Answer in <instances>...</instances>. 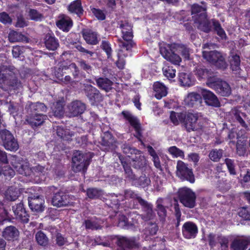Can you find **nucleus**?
<instances>
[{
  "instance_id": "nucleus-43",
  "label": "nucleus",
  "mask_w": 250,
  "mask_h": 250,
  "mask_svg": "<svg viewBox=\"0 0 250 250\" xmlns=\"http://www.w3.org/2000/svg\"><path fill=\"white\" fill-rule=\"evenodd\" d=\"M36 240L39 245L43 247H47L49 244V240L46 235L42 230L37 232L35 235Z\"/></svg>"
},
{
  "instance_id": "nucleus-15",
  "label": "nucleus",
  "mask_w": 250,
  "mask_h": 250,
  "mask_svg": "<svg viewBox=\"0 0 250 250\" xmlns=\"http://www.w3.org/2000/svg\"><path fill=\"white\" fill-rule=\"evenodd\" d=\"M16 219L23 224L28 223L29 215L26 210L22 203H20L12 207Z\"/></svg>"
},
{
  "instance_id": "nucleus-14",
  "label": "nucleus",
  "mask_w": 250,
  "mask_h": 250,
  "mask_svg": "<svg viewBox=\"0 0 250 250\" xmlns=\"http://www.w3.org/2000/svg\"><path fill=\"white\" fill-rule=\"evenodd\" d=\"M69 195L59 190L54 194L52 198V204L57 208L67 207L70 205Z\"/></svg>"
},
{
  "instance_id": "nucleus-62",
  "label": "nucleus",
  "mask_w": 250,
  "mask_h": 250,
  "mask_svg": "<svg viewBox=\"0 0 250 250\" xmlns=\"http://www.w3.org/2000/svg\"><path fill=\"white\" fill-rule=\"evenodd\" d=\"M8 39L11 42H20L22 40L21 34L18 32L12 31L9 34Z\"/></svg>"
},
{
  "instance_id": "nucleus-48",
  "label": "nucleus",
  "mask_w": 250,
  "mask_h": 250,
  "mask_svg": "<svg viewBox=\"0 0 250 250\" xmlns=\"http://www.w3.org/2000/svg\"><path fill=\"white\" fill-rule=\"evenodd\" d=\"M146 159L144 156L140 155L139 156H136L132 159L133 167L135 168L140 169L143 168L146 165Z\"/></svg>"
},
{
  "instance_id": "nucleus-28",
  "label": "nucleus",
  "mask_w": 250,
  "mask_h": 250,
  "mask_svg": "<svg viewBox=\"0 0 250 250\" xmlns=\"http://www.w3.org/2000/svg\"><path fill=\"white\" fill-rule=\"evenodd\" d=\"M124 200L123 195H117L114 193L110 194L106 196L105 198V204L111 208H118L120 205V202Z\"/></svg>"
},
{
  "instance_id": "nucleus-63",
  "label": "nucleus",
  "mask_w": 250,
  "mask_h": 250,
  "mask_svg": "<svg viewBox=\"0 0 250 250\" xmlns=\"http://www.w3.org/2000/svg\"><path fill=\"white\" fill-rule=\"evenodd\" d=\"M225 162L229 173L231 175H235L236 172L235 169L234 161L229 158H226Z\"/></svg>"
},
{
  "instance_id": "nucleus-25",
  "label": "nucleus",
  "mask_w": 250,
  "mask_h": 250,
  "mask_svg": "<svg viewBox=\"0 0 250 250\" xmlns=\"http://www.w3.org/2000/svg\"><path fill=\"white\" fill-rule=\"evenodd\" d=\"M247 135L246 130L244 129L238 130V129L233 128L229 130L228 134V138L230 140L229 143L230 147L235 146V140L237 141L241 139V138Z\"/></svg>"
},
{
  "instance_id": "nucleus-1",
  "label": "nucleus",
  "mask_w": 250,
  "mask_h": 250,
  "mask_svg": "<svg viewBox=\"0 0 250 250\" xmlns=\"http://www.w3.org/2000/svg\"><path fill=\"white\" fill-rule=\"evenodd\" d=\"M80 70L75 62L68 64L60 62L53 68L52 74L59 81L64 84L73 82V79L80 78Z\"/></svg>"
},
{
  "instance_id": "nucleus-23",
  "label": "nucleus",
  "mask_w": 250,
  "mask_h": 250,
  "mask_svg": "<svg viewBox=\"0 0 250 250\" xmlns=\"http://www.w3.org/2000/svg\"><path fill=\"white\" fill-rule=\"evenodd\" d=\"M139 204L142 207L143 213L141 215V218L145 221L153 219L154 213L153 211V206L144 199H140Z\"/></svg>"
},
{
  "instance_id": "nucleus-44",
  "label": "nucleus",
  "mask_w": 250,
  "mask_h": 250,
  "mask_svg": "<svg viewBox=\"0 0 250 250\" xmlns=\"http://www.w3.org/2000/svg\"><path fill=\"white\" fill-rule=\"evenodd\" d=\"M21 159L16 155H13L11 157L10 163L16 170L22 174L23 171V165Z\"/></svg>"
},
{
  "instance_id": "nucleus-55",
  "label": "nucleus",
  "mask_w": 250,
  "mask_h": 250,
  "mask_svg": "<svg viewBox=\"0 0 250 250\" xmlns=\"http://www.w3.org/2000/svg\"><path fill=\"white\" fill-rule=\"evenodd\" d=\"M28 15L31 20L35 21H41L43 18L42 14L35 9H30Z\"/></svg>"
},
{
  "instance_id": "nucleus-11",
  "label": "nucleus",
  "mask_w": 250,
  "mask_h": 250,
  "mask_svg": "<svg viewBox=\"0 0 250 250\" xmlns=\"http://www.w3.org/2000/svg\"><path fill=\"white\" fill-rule=\"evenodd\" d=\"M124 118L128 121L130 125L134 128L135 134L134 137L136 138L139 141H142V128L141 124L138 118L133 115L128 111H123L121 113Z\"/></svg>"
},
{
  "instance_id": "nucleus-50",
  "label": "nucleus",
  "mask_w": 250,
  "mask_h": 250,
  "mask_svg": "<svg viewBox=\"0 0 250 250\" xmlns=\"http://www.w3.org/2000/svg\"><path fill=\"white\" fill-rule=\"evenodd\" d=\"M230 65L233 71H237L240 69V58L237 54L233 55L229 60Z\"/></svg>"
},
{
  "instance_id": "nucleus-16",
  "label": "nucleus",
  "mask_w": 250,
  "mask_h": 250,
  "mask_svg": "<svg viewBox=\"0 0 250 250\" xmlns=\"http://www.w3.org/2000/svg\"><path fill=\"white\" fill-rule=\"evenodd\" d=\"M28 205L33 211L41 212L44 210V200L40 195H33L28 197Z\"/></svg>"
},
{
  "instance_id": "nucleus-13",
  "label": "nucleus",
  "mask_w": 250,
  "mask_h": 250,
  "mask_svg": "<svg viewBox=\"0 0 250 250\" xmlns=\"http://www.w3.org/2000/svg\"><path fill=\"white\" fill-rule=\"evenodd\" d=\"M116 244L118 247L117 250H126V248L133 249L139 247V244L135 238H127L125 236H115Z\"/></svg>"
},
{
  "instance_id": "nucleus-46",
  "label": "nucleus",
  "mask_w": 250,
  "mask_h": 250,
  "mask_svg": "<svg viewBox=\"0 0 250 250\" xmlns=\"http://www.w3.org/2000/svg\"><path fill=\"white\" fill-rule=\"evenodd\" d=\"M134 183L137 186H140L142 188H146L147 187L150 183V179L148 177H147L145 174H143L140 176L138 178H136L135 176Z\"/></svg>"
},
{
  "instance_id": "nucleus-42",
  "label": "nucleus",
  "mask_w": 250,
  "mask_h": 250,
  "mask_svg": "<svg viewBox=\"0 0 250 250\" xmlns=\"http://www.w3.org/2000/svg\"><path fill=\"white\" fill-rule=\"evenodd\" d=\"M118 227L124 229H128L135 226L134 223L128 222L127 218L125 215L121 214L118 217Z\"/></svg>"
},
{
  "instance_id": "nucleus-29",
  "label": "nucleus",
  "mask_w": 250,
  "mask_h": 250,
  "mask_svg": "<svg viewBox=\"0 0 250 250\" xmlns=\"http://www.w3.org/2000/svg\"><path fill=\"white\" fill-rule=\"evenodd\" d=\"M195 74L199 80L206 79L207 85L209 79L216 76L211 70H209L204 67L196 68L195 71Z\"/></svg>"
},
{
  "instance_id": "nucleus-56",
  "label": "nucleus",
  "mask_w": 250,
  "mask_h": 250,
  "mask_svg": "<svg viewBox=\"0 0 250 250\" xmlns=\"http://www.w3.org/2000/svg\"><path fill=\"white\" fill-rule=\"evenodd\" d=\"M233 114L235 119L237 121V122H238V123H239L240 125L244 128L247 129L248 126L241 116V115L245 116V114L239 111L238 110H236L234 111Z\"/></svg>"
},
{
  "instance_id": "nucleus-21",
  "label": "nucleus",
  "mask_w": 250,
  "mask_h": 250,
  "mask_svg": "<svg viewBox=\"0 0 250 250\" xmlns=\"http://www.w3.org/2000/svg\"><path fill=\"white\" fill-rule=\"evenodd\" d=\"M56 26L64 32H69L73 26L72 20L67 15L60 14L56 22Z\"/></svg>"
},
{
  "instance_id": "nucleus-7",
  "label": "nucleus",
  "mask_w": 250,
  "mask_h": 250,
  "mask_svg": "<svg viewBox=\"0 0 250 250\" xmlns=\"http://www.w3.org/2000/svg\"><path fill=\"white\" fill-rule=\"evenodd\" d=\"M202 56L209 63L214 65L218 69H225L228 64L222 54L216 50L203 51Z\"/></svg>"
},
{
  "instance_id": "nucleus-24",
  "label": "nucleus",
  "mask_w": 250,
  "mask_h": 250,
  "mask_svg": "<svg viewBox=\"0 0 250 250\" xmlns=\"http://www.w3.org/2000/svg\"><path fill=\"white\" fill-rule=\"evenodd\" d=\"M82 36L87 44L96 45L99 43L98 34L90 29H83L81 31Z\"/></svg>"
},
{
  "instance_id": "nucleus-8",
  "label": "nucleus",
  "mask_w": 250,
  "mask_h": 250,
  "mask_svg": "<svg viewBox=\"0 0 250 250\" xmlns=\"http://www.w3.org/2000/svg\"><path fill=\"white\" fill-rule=\"evenodd\" d=\"M0 144L5 149L11 151H17L19 147L17 140L10 131L6 129L0 130Z\"/></svg>"
},
{
  "instance_id": "nucleus-64",
  "label": "nucleus",
  "mask_w": 250,
  "mask_h": 250,
  "mask_svg": "<svg viewBox=\"0 0 250 250\" xmlns=\"http://www.w3.org/2000/svg\"><path fill=\"white\" fill-rule=\"evenodd\" d=\"M78 63L80 67L83 70L89 73L92 71V66L86 61L81 59L78 61Z\"/></svg>"
},
{
  "instance_id": "nucleus-51",
  "label": "nucleus",
  "mask_w": 250,
  "mask_h": 250,
  "mask_svg": "<svg viewBox=\"0 0 250 250\" xmlns=\"http://www.w3.org/2000/svg\"><path fill=\"white\" fill-rule=\"evenodd\" d=\"M100 47L105 52L107 58L108 59H111L112 49L110 42L107 41L103 40L102 41Z\"/></svg>"
},
{
  "instance_id": "nucleus-22",
  "label": "nucleus",
  "mask_w": 250,
  "mask_h": 250,
  "mask_svg": "<svg viewBox=\"0 0 250 250\" xmlns=\"http://www.w3.org/2000/svg\"><path fill=\"white\" fill-rule=\"evenodd\" d=\"M201 93L207 105L215 107L220 106V103L213 92L206 89H202Z\"/></svg>"
},
{
  "instance_id": "nucleus-17",
  "label": "nucleus",
  "mask_w": 250,
  "mask_h": 250,
  "mask_svg": "<svg viewBox=\"0 0 250 250\" xmlns=\"http://www.w3.org/2000/svg\"><path fill=\"white\" fill-rule=\"evenodd\" d=\"M85 92L92 105L97 104L103 101V97L100 91L91 85L85 87Z\"/></svg>"
},
{
  "instance_id": "nucleus-33",
  "label": "nucleus",
  "mask_w": 250,
  "mask_h": 250,
  "mask_svg": "<svg viewBox=\"0 0 250 250\" xmlns=\"http://www.w3.org/2000/svg\"><path fill=\"white\" fill-rule=\"evenodd\" d=\"M153 89L155 93V97L158 100L165 97L167 94L166 86L164 84L159 82H156L154 83Z\"/></svg>"
},
{
  "instance_id": "nucleus-4",
  "label": "nucleus",
  "mask_w": 250,
  "mask_h": 250,
  "mask_svg": "<svg viewBox=\"0 0 250 250\" xmlns=\"http://www.w3.org/2000/svg\"><path fill=\"white\" fill-rule=\"evenodd\" d=\"M201 116V113L198 112H180L178 114L179 122L184 124L187 132H188L197 130L199 128L197 122Z\"/></svg>"
},
{
  "instance_id": "nucleus-30",
  "label": "nucleus",
  "mask_w": 250,
  "mask_h": 250,
  "mask_svg": "<svg viewBox=\"0 0 250 250\" xmlns=\"http://www.w3.org/2000/svg\"><path fill=\"white\" fill-rule=\"evenodd\" d=\"M120 28L122 29L123 38L125 41L132 40L133 37L132 28L131 25L128 22L121 21L120 24Z\"/></svg>"
},
{
  "instance_id": "nucleus-32",
  "label": "nucleus",
  "mask_w": 250,
  "mask_h": 250,
  "mask_svg": "<svg viewBox=\"0 0 250 250\" xmlns=\"http://www.w3.org/2000/svg\"><path fill=\"white\" fill-rule=\"evenodd\" d=\"M47 110V107L42 103H31L29 104L27 109V114H43L42 112H45Z\"/></svg>"
},
{
  "instance_id": "nucleus-9",
  "label": "nucleus",
  "mask_w": 250,
  "mask_h": 250,
  "mask_svg": "<svg viewBox=\"0 0 250 250\" xmlns=\"http://www.w3.org/2000/svg\"><path fill=\"white\" fill-rule=\"evenodd\" d=\"M177 47L176 44H164L160 47V52L166 60L173 64L179 65L181 58L176 53L177 50Z\"/></svg>"
},
{
  "instance_id": "nucleus-40",
  "label": "nucleus",
  "mask_w": 250,
  "mask_h": 250,
  "mask_svg": "<svg viewBox=\"0 0 250 250\" xmlns=\"http://www.w3.org/2000/svg\"><path fill=\"white\" fill-rule=\"evenodd\" d=\"M178 81L181 86L189 87L193 85L194 81L189 74L181 72L178 75Z\"/></svg>"
},
{
  "instance_id": "nucleus-59",
  "label": "nucleus",
  "mask_w": 250,
  "mask_h": 250,
  "mask_svg": "<svg viewBox=\"0 0 250 250\" xmlns=\"http://www.w3.org/2000/svg\"><path fill=\"white\" fill-rule=\"evenodd\" d=\"M94 16L99 21H104L106 19V14L104 11L99 8L93 7L91 8Z\"/></svg>"
},
{
  "instance_id": "nucleus-31",
  "label": "nucleus",
  "mask_w": 250,
  "mask_h": 250,
  "mask_svg": "<svg viewBox=\"0 0 250 250\" xmlns=\"http://www.w3.org/2000/svg\"><path fill=\"white\" fill-rule=\"evenodd\" d=\"M116 141L112 134L109 132L104 133L102 139L101 145L107 147L106 149L108 150H113L116 146Z\"/></svg>"
},
{
  "instance_id": "nucleus-5",
  "label": "nucleus",
  "mask_w": 250,
  "mask_h": 250,
  "mask_svg": "<svg viewBox=\"0 0 250 250\" xmlns=\"http://www.w3.org/2000/svg\"><path fill=\"white\" fill-rule=\"evenodd\" d=\"M177 196L180 202L186 208H193L196 205V194L190 188H180L177 192Z\"/></svg>"
},
{
  "instance_id": "nucleus-27",
  "label": "nucleus",
  "mask_w": 250,
  "mask_h": 250,
  "mask_svg": "<svg viewBox=\"0 0 250 250\" xmlns=\"http://www.w3.org/2000/svg\"><path fill=\"white\" fill-rule=\"evenodd\" d=\"M68 10L71 14H76L81 18L83 15L84 10L81 0H75L71 2L68 6Z\"/></svg>"
},
{
  "instance_id": "nucleus-53",
  "label": "nucleus",
  "mask_w": 250,
  "mask_h": 250,
  "mask_svg": "<svg viewBox=\"0 0 250 250\" xmlns=\"http://www.w3.org/2000/svg\"><path fill=\"white\" fill-rule=\"evenodd\" d=\"M229 240L228 237L221 234H218V244L220 245L222 250H227L229 247Z\"/></svg>"
},
{
  "instance_id": "nucleus-35",
  "label": "nucleus",
  "mask_w": 250,
  "mask_h": 250,
  "mask_svg": "<svg viewBox=\"0 0 250 250\" xmlns=\"http://www.w3.org/2000/svg\"><path fill=\"white\" fill-rule=\"evenodd\" d=\"M95 81L97 86L101 89L106 92L110 91L112 87L113 83L109 79L104 77L95 78Z\"/></svg>"
},
{
  "instance_id": "nucleus-34",
  "label": "nucleus",
  "mask_w": 250,
  "mask_h": 250,
  "mask_svg": "<svg viewBox=\"0 0 250 250\" xmlns=\"http://www.w3.org/2000/svg\"><path fill=\"white\" fill-rule=\"evenodd\" d=\"M247 138V136L246 135L237 140L235 142V146H235L236 153L239 156H244L246 153Z\"/></svg>"
},
{
  "instance_id": "nucleus-60",
  "label": "nucleus",
  "mask_w": 250,
  "mask_h": 250,
  "mask_svg": "<svg viewBox=\"0 0 250 250\" xmlns=\"http://www.w3.org/2000/svg\"><path fill=\"white\" fill-rule=\"evenodd\" d=\"M56 133L58 137L63 140H68L69 136V131L61 126L57 127Z\"/></svg>"
},
{
  "instance_id": "nucleus-39",
  "label": "nucleus",
  "mask_w": 250,
  "mask_h": 250,
  "mask_svg": "<svg viewBox=\"0 0 250 250\" xmlns=\"http://www.w3.org/2000/svg\"><path fill=\"white\" fill-rule=\"evenodd\" d=\"M202 97L200 94L192 92L188 94L187 98L186 99V102L187 104L191 107H193L195 105H198L201 103Z\"/></svg>"
},
{
  "instance_id": "nucleus-26",
  "label": "nucleus",
  "mask_w": 250,
  "mask_h": 250,
  "mask_svg": "<svg viewBox=\"0 0 250 250\" xmlns=\"http://www.w3.org/2000/svg\"><path fill=\"white\" fill-rule=\"evenodd\" d=\"M85 105L80 101L72 102L68 107L69 111L72 116H78L83 113Z\"/></svg>"
},
{
  "instance_id": "nucleus-45",
  "label": "nucleus",
  "mask_w": 250,
  "mask_h": 250,
  "mask_svg": "<svg viewBox=\"0 0 250 250\" xmlns=\"http://www.w3.org/2000/svg\"><path fill=\"white\" fill-rule=\"evenodd\" d=\"M158 226L156 223L149 222L145 229L144 234L147 236H151L156 234L158 230Z\"/></svg>"
},
{
  "instance_id": "nucleus-61",
  "label": "nucleus",
  "mask_w": 250,
  "mask_h": 250,
  "mask_svg": "<svg viewBox=\"0 0 250 250\" xmlns=\"http://www.w3.org/2000/svg\"><path fill=\"white\" fill-rule=\"evenodd\" d=\"M238 215L245 220L250 221V210H249L248 207H241L238 212Z\"/></svg>"
},
{
  "instance_id": "nucleus-3",
  "label": "nucleus",
  "mask_w": 250,
  "mask_h": 250,
  "mask_svg": "<svg viewBox=\"0 0 250 250\" xmlns=\"http://www.w3.org/2000/svg\"><path fill=\"white\" fill-rule=\"evenodd\" d=\"M201 18L194 20V23L197 24L199 30L208 34L213 30L222 40H226L227 35L218 20L215 19L210 20L206 14L201 15Z\"/></svg>"
},
{
  "instance_id": "nucleus-6",
  "label": "nucleus",
  "mask_w": 250,
  "mask_h": 250,
  "mask_svg": "<svg viewBox=\"0 0 250 250\" xmlns=\"http://www.w3.org/2000/svg\"><path fill=\"white\" fill-rule=\"evenodd\" d=\"M208 86L214 90L217 94L223 97H228L231 93L229 84L225 81L217 77V76L209 79Z\"/></svg>"
},
{
  "instance_id": "nucleus-2",
  "label": "nucleus",
  "mask_w": 250,
  "mask_h": 250,
  "mask_svg": "<svg viewBox=\"0 0 250 250\" xmlns=\"http://www.w3.org/2000/svg\"><path fill=\"white\" fill-rule=\"evenodd\" d=\"M0 88L9 93H17L22 88V84L15 73L0 66Z\"/></svg>"
},
{
  "instance_id": "nucleus-49",
  "label": "nucleus",
  "mask_w": 250,
  "mask_h": 250,
  "mask_svg": "<svg viewBox=\"0 0 250 250\" xmlns=\"http://www.w3.org/2000/svg\"><path fill=\"white\" fill-rule=\"evenodd\" d=\"M102 190L97 188H89L86 190L87 196L91 199H98L102 196Z\"/></svg>"
},
{
  "instance_id": "nucleus-52",
  "label": "nucleus",
  "mask_w": 250,
  "mask_h": 250,
  "mask_svg": "<svg viewBox=\"0 0 250 250\" xmlns=\"http://www.w3.org/2000/svg\"><path fill=\"white\" fill-rule=\"evenodd\" d=\"M223 152L221 149H212L209 152V157L212 161L218 162L223 156Z\"/></svg>"
},
{
  "instance_id": "nucleus-41",
  "label": "nucleus",
  "mask_w": 250,
  "mask_h": 250,
  "mask_svg": "<svg viewBox=\"0 0 250 250\" xmlns=\"http://www.w3.org/2000/svg\"><path fill=\"white\" fill-rule=\"evenodd\" d=\"M191 15H195L194 20L201 18V15L207 14L206 7H203L198 4H194L191 7Z\"/></svg>"
},
{
  "instance_id": "nucleus-38",
  "label": "nucleus",
  "mask_w": 250,
  "mask_h": 250,
  "mask_svg": "<svg viewBox=\"0 0 250 250\" xmlns=\"http://www.w3.org/2000/svg\"><path fill=\"white\" fill-rule=\"evenodd\" d=\"M249 244V241L244 239H235L230 245L231 250H246Z\"/></svg>"
},
{
  "instance_id": "nucleus-54",
  "label": "nucleus",
  "mask_w": 250,
  "mask_h": 250,
  "mask_svg": "<svg viewBox=\"0 0 250 250\" xmlns=\"http://www.w3.org/2000/svg\"><path fill=\"white\" fill-rule=\"evenodd\" d=\"M124 199H131L132 200H137L139 203L140 199H143L141 197L139 196L134 191L130 189H126L125 190L124 195H123Z\"/></svg>"
},
{
  "instance_id": "nucleus-18",
  "label": "nucleus",
  "mask_w": 250,
  "mask_h": 250,
  "mask_svg": "<svg viewBox=\"0 0 250 250\" xmlns=\"http://www.w3.org/2000/svg\"><path fill=\"white\" fill-rule=\"evenodd\" d=\"M46 118L47 116L43 114H28L26 117L25 122L32 128L35 129L42 125L45 122V120H46Z\"/></svg>"
},
{
  "instance_id": "nucleus-36",
  "label": "nucleus",
  "mask_w": 250,
  "mask_h": 250,
  "mask_svg": "<svg viewBox=\"0 0 250 250\" xmlns=\"http://www.w3.org/2000/svg\"><path fill=\"white\" fill-rule=\"evenodd\" d=\"M19 234L18 229L13 226L7 227L2 232L3 237L8 241L13 240L19 236Z\"/></svg>"
},
{
  "instance_id": "nucleus-37",
  "label": "nucleus",
  "mask_w": 250,
  "mask_h": 250,
  "mask_svg": "<svg viewBox=\"0 0 250 250\" xmlns=\"http://www.w3.org/2000/svg\"><path fill=\"white\" fill-rule=\"evenodd\" d=\"M121 164L124 168L126 177L130 180H135L136 175L133 173L131 168L130 163H128L126 158L123 157H119Z\"/></svg>"
},
{
  "instance_id": "nucleus-12",
  "label": "nucleus",
  "mask_w": 250,
  "mask_h": 250,
  "mask_svg": "<svg viewBox=\"0 0 250 250\" xmlns=\"http://www.w3.org/2000/svg\"><path fill=\"white\" fill-rule=\"evenodd\" d=\"M177 175L182 180H186L191 183L195 181L192 169L188 168L187 165L181 161H179L177 163Z\"/></svg>"
},
{
  "instance_id": "nucleus-20",
  "label": "nucleus",
  "mask_w": 250,
  "mask_h": 250,
  "mask_svg": "<svg viewBox=\"0 0 250 250\" xmlns=\"http://www.w3.org/2000/svg\"><path fill=\"white\" fill-rule=\"evenodd\" d=\"M182 231L183 235L185 238L191 239L196 237L198 229L195 223L187 221L183 225Z\"/></svg>"
},
{
  "instance_id": "nucleus-58",
  "label": "nucleus",
  "mask_w": 250,
  "mask_h": 250,
  "mask_svg": "<svg viewBox=\"0 0 250 250\" xmlns=\"http://www.w3.org/2000/svg\"><path fill=\"white\" fill-rule=\"evenodd\" d=\"M208 242L210 249H213L218 244V234L210 233L208 235Z\"/></svg>"
},
{
  "instance_id": "nucleus-57",
  "label": "nucleus",
  "mask_w": 250,
  "mask_h": 250,
  "mask_svg": "<svg viewBox=\"0 0 250 250\" xmlns=\"http://www.w3.org/2000/svg\"><path fill=\"white\" fill-rule=\"evenodd\" d=\"M168 152L171 154L174 157H181L183 158L184 157V151L176 147V146H170L168 148Z\"/></svg>"
},
{
  "instance_id": "nucleus-19",
  "label": "nucleus",
  "mask_w": 250,
  "mask_h": 250,
  "mask_svg": "<svg viewBox=\"0 0 250 250\" xmlns=\"http://www.w3.org/2000/svg\"><path fill=\"white\" fill-rule=\"evenodd\" d=\"M43 43L46 48L49 50L55 51L60 46L59 40L50 30L44 35Z\"/></svg>"
},
{
  "instance_id": "nucleus-10",
  "label": "nucleus",
  "mask_w": 250,
  "mask_h": 250,
  "mask_svg": "<svg viewBox=\"0 0 250 250\" xmlns=\"http://www.w3.org/2000/svg\"><path fill=\"white\" fill-rule=\"evenodd\" d=\"M90 164V160L79 150L74 152L72 158V168L75 172H85Z\"/></svg>"
},
{
  "instance_id": "nucleus-47",
  "label": "nucleus",
  "mask_w": 250,
  "mask_h": 250,
  "mask_svg": "<svg viewBox=\"0 0 250 250\" xmlns=\"http://www.w3.org/2000/svg\"><path fill=\"white\" fill-rule=\"evenodd\" d=\"M162 199L158 200L156 202L157 214L161 220H165L167 215L166 207L162 204Z\"/></svg>"
}]
</instances>
